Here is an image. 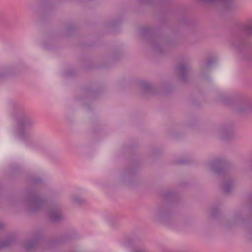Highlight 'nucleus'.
<instances>
[{"label":"nucleus","mask_w":252,"mask_h":252,"mask_svg":"<svg viewBox=\"0 0 252 252\" xmlns=\"http://www.w3.org/2000/svg\"><path fill=\"white\" fill-rule=\"evenodd\" d=\"M133 252H144L141 250H135Z\"/></svg>","instance_id":"4468645a"},{"label":"nucleus","mask_w":252,"mask_h":252,"mask_svg":"<svg viewBox=\"0 0 252 252\" xmlns=\"http://www.w3.org/2000/svg\"><path fill=\"white\" fill-rule=\"evenodd\" d=\"M212 63V61L211 60H208V61L207 63V66L208 67L210 66V65Z\"/></svg>","instance_id":"ddd939ff"},{"label":"nucleus","mask_w":252,"mask_h":252,"mask_svg":"<svg viewBox=\"0 0 252 252\" xmlns=\"http://www.w3.org/2000/svg\"><path fill=\"white\" fill-rule=\"evenodd\" d=\"M30 209L32 211L38 210L43 203V200L36 195H32L29 199Z\"/></svg>","instance_id":"f03ea898"},{"label":"nucleus","mask_w":252,"mask_h":252,"mask_svg":"<svg viewBox=\"0 0 252 252\" xmlns=\"http://www.w3.org/2000/svg\"><path fill=\"white\" fill-rule=\"evenodd\" d=\"M233 187V184L231 182H225L222 184V189L225 192H229Z\"/></svg>","instance_id":"0eeeda50"},{"label":"nucleus","mask_w":252,"mask_h":252,"mask_svg":"<svg viewBox=\"0 0 252 252\" xmlns=\"http://www.w3.org/2000/svg\"><path fill=\"white\" fill-rule=\"evenodd\" d=\"M156 216L157 217L161 216L164 217L165 216V213L164 212H162L160 210H158L157 211V212L156 213Z\"/></svg>","instance_id":"9b49d317"},{"label":"nucleus","mask_w":252,"mask_h":252,"mask_svg":"<svg viewBox=\"0 0 252 252\" xmlns=\"http://www.w3.org/2000/svg\"><path fill=\"white\" fill-rule=\"evenodd\" d=\"M36 243L34 241L28 242L25 246V248L27 250H30L35 248Z\"/></svg>","instance_id":"1a4fd4ad"},{"label":"nucleus","mask_w":252,"mask_h":252,"mask_svg":"<svg viewBox=\"0 0 252 252\" xmlns=\"http://www.w3.org/2000/svg\"><path fill=\"white\" fill-rule=\"evenodd\" d=\"M34 124V121L29 117H24L20 119L18 122L19 136L22 139L28 136L30 129Z\"/></svg>","instance_id":"f257e3e1"},{"label":"nucleus","mask_w":252,"mask_h":252,"mask_svg":"<svg viewBox=\"0 0 252 252\" xmlns=\"http://www.w3.org/2000/svg\"><path fill=\"white\" fill-rule=\"evenodd\" d=\"M143 87L146 90H149L151 88V86L148 83H146L144 84Z\"/></svg>","instance_id":"f8f14e48"},{"label":"nucleus","mask_w":252,"mask_h":252,"mask_svg":"<svg viewBox=\"0 0 252 252\" xmlns=\"http://www.w3.org/2000/svg\"><path fill=\"white\" fill-rule=\"evenodd\" d=\"M2 226V224L0 222V228ZM10 240H7L3 242H0V249L9 245L10 243Z\"/></svg>","instance_id":"9d476101"},{"label":"nucleus","mask_w":252,"mask_h":252,"mask_svg":"<svg viewBox=\"0 0 252 252\" xmlns=\"http://www.w3.org/2000/svg\"><path fill=\"white\" fill-rule=\"evenodd\" d=\"M222 165V163L220 160H215L211 163L210 166L211 169L215 172L220 174L221 173L220 170L219 168V167Z\"/></svg>","instance_id":"39448f33"},{"label":"nucleus","mask_w":252,"mask_h":252,"mask_svg":"<svg viewBox=\"0 0 252 252\" xmlns=\"http://www.w3.org/2000/svg\"><path fill=\"white\" fill-rule=\"evenodd\" d=\"M50 220L53 222H58L63 219V216L58 208H53L48 212Z\"/></svg>","instance_id":"7ed1b4c3"},{"label":"nucleus","mask_w":252,"mask_h":252,"mask_svg":"<svg viewBox=\"0 0 252 252\" xmlns=\"http://www.w3.org/2000/svg\"><path fill=\"white\" fill-rule=\"evenodd\" d=\"M241 29L249 36L252 35V19H249L241 26Z\"/></svg>","instance_id":"20e7f679"},{"label":"nucleus","mask_w":252,"mask_h":252,"mask_svg":"<svg viewBox=\"0 0 252 252\" xmlns=\"http://www.w3.org/2000/svg\"><path fill=\"white\" fill-rule=\"evenodd\" d=\"M71 200L73 203L77 204H81L84 202V199L77 195H72Z\"/></svg>","instance_id":"6e6552de"},{"label":"nucleus","mask_w":252,"mask_h":252,"mask_svg":"<svg viewBox=\"0 0 252 252\" xmlns=\"http://www.w3.org/2000/svg\"><path fill=\"white\" fill-rule=\"evenodd\" d=\"M188 69H189V68L188 66H185L183 65H181L178 66V70L179 73L181 75V76L183 80H184L185 75L186 74V73L187 72Z\"/></svg>","instance_id":"423d86ee"}]
</instances>
